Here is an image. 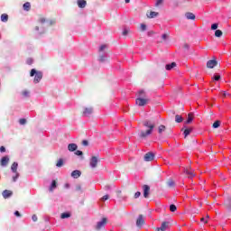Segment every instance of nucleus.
I'll return each instance as SVG.
<instances>
[{"instance_id":"864d4df0","label":"nucleus","mask_w":231,"mask_h":231,"mask_svg":"<svg viewBox=\"0 0 231 231\" xmlns=\"http://www.w3.org/2000/svg\"><path fill=\"white\" fill-rule=\"evenodd\" d=\"M0 152H6V148H5V146H1Z\"/></svg>"},{"instance_id":"39448f33","label":"nucleus","mask_w":231,"mask_h":231,"mask_svg":"<svg viewBox=\"0 0 231 231\" xmlns=\"http://www.w3.org/2000/svg\"><path fill=\"white\" fill-rule=\"evenodd\" d=\"M143 225H145V218L143 215H139L136 219V226L137 228H141Z\"/></svg>"},{"instance_id":"0eeeda50","label":"nucleus","mask_w":231,"mask_h":231,"mask_svg":"<svg viewBox=\"0 0 231 231\" xmlns=\"http://www.w3.org/2000/svg\"><path fill=\"white\" fill-rule=\"evenodd\" d=\"M147 102H149V99L146 97H138L135 99V104L139 106H146Z\"/></svg>"},{"instance_id":"473e14b6","label":"nucleus","mask_w":231,"mask_h":231,"mask_svg":"<svg viewBox=\"0 0 231 231\" xmlns=\"http://www.w3.org/2000/svg\"><path fill=\"white\" fill-rule=\"evenodd\" d=\"M138 97H139V98H145V91H143V90H140L139 92H138Z\"/></svg>"},{"instance_id":"c9c22d12","label":"nucleus","mask_w":231,"mask_h":231,"mask_svg":"<svg viewBox=\"0 0 231 231\" xmlns=\"http://www.w3.org/2000/svg\"><path fill=\"white\" fill-rule=\"evenodd\" d=\"M170 210H171V212H176V210H178V208L176 207V205L171 204L170 206Z\"/></svg>"},{"instance_id":"6e6552de","label":"nucleus","mask_w":231,"mask_h":231,"mask_svg":"<svg viewBox=\"0 0 231 231\" xmlns=\"http://www.w3.org/2000/svg\"><path fill=\"white\" fill-rule=\"evenodd\" d=\"M92 113H93V106H87L82 111V115L84 116H91Z\"/></svg>"},{"instance_id":"6ab92c4d","label":"nucleus","mask_w":231,"mask_h":231,"mask_svg":"<svg viewBox=\"0 0 231 231\" xmlns=\"http://www.w3.org/2000/svg\"><path fill=\"white\" fill-rule=\"evenodd\" d=\"M224 207H226V208H227V210H231V198H228V199L225 201Z\"/></svg>"},{"instance_id":"09e8293b","label":"nucleus","mask_w":231,"mask_h":231,"mask_svg":"<svg viewBox=\"0 0 231 231\" xmlns=\"http://www.w3.org/2000/svg\"><path fill=\"white\" fill-rule=\"evenodd\" d=\"M139 196H142V193H141L140 191L135 192V194H134V199H138V197H139Z\"/></svg>"},{"instance_id":"f257e3e1","label":"nucleus","mask_w":231,"mask_h":231,"mask_svg":"<svg viewBox=\"0 0 231 231\" xmlns=\"http://www.w3.org/2000/svg\"><path fill=\"white\" fill-rule=\"evenodd\" d=\"M143 125L144 127H147V130L141 131L140 138H147V136H150V134H152V131H154V128L156 127V124H154V122H152V120L143 121Z\"/></svg>"},{"instance_id":"dca6fc26","label":"nucleus","mask_w":231,"mask_h":231,"mask_svg":"<svg viewBox=\"0 0 231 231\" xmlns=\"http://www.w3.org/2000/svg\"><path fill=\"white\" fill-rule=\"evenodd\" d=\"M12 194H13L12 190L5 189L3 191L2 196L3 198H5V199H7V198H10Z\"/></svg>"},{"instance_id":"4468645a","label":"nucleus","mask_w":231,"mask_h":231,"mask_svg":"<svg viewBox=\"0 0 231 231\" xmlns=\"http://www.w3.org/2000/svg\"><path fill=\"white\" fill-rule=\"evenodd\" d=\"M80 176H82V172L79 170H75L71 172V177L74 178V179H78V178H80Z\"/></svg>"},{"instance_id":"6e6d98bb","label":"nucleus","mask_w":231,"mask_h":231,"mask_svg":"<svg viewBox=\"0 0 231 231\" xmlns=\"http://www.w3.org/2000/svg\"><path fill=\"white\" fill-rule=\"evenodd\" d=\"M99 60H100V62H104L106 60V57L100 56Z\"/></svg>"},{"instance_id":"7ed1b4c3","label":"nucleus","mask_w":231,"mask_h":231,"mask_svg":"<svg viewBox=\"0 0 231 231\" xmlns=\"http://www.w3.org/2000/svg\"><path fill=\"white\" fill-rule=\"evenodd\" d=\"M106 225H107V217H103L101 221L97 222V224L96 225V230L97 231L104 230Z\"/></svg>"},{"instance_id":"49530a36","label":"nucleus","mask_w":231,"mask_h":231,"mask_svg":"<svg viewBox=\"0 0 231 231\" xmlns=\"http://www.w3.org/2000/svg\"><path fill=\"white\" fill-rule=\"evenodd\" d=\"M82 145H84V147H88V145H89V142H88V140H83Z\"/></svg>"},{"instance_id":"0e129e2a","label":"nucleus","mask_w":231,"mask_h":231,"mask_svg":"<svg viewBox=\"0 0 231 231\" xmlns=\"http://www.w3.org/2000/svg\"><path fill=\"white\" fill-rule=\"evenodd\" d=\"M208 217H210L208 215L206 216V219H208Z\"/></svg>"},{"instance_id":"4d7b16f0","label":"nucleus","mask_w":231,"mask_h":231,"mask_svg":"<svg viewBox=\"0 0 231 231\" xmlns=\"http://www.w3.org/2000/svg\"><path fill=\"white\" fill-rule=\"evenodd\" d=\"M40 23H42V24H44V23H46V19L45 18H40Z\"/></svg>"},{"instance_id":"f03ea898","label":"nucleus","mask_w":231,"mask_h":231,"mask_svg":"<svg viewBox=\"0 0 231 231\" xmlns=\"http://www.w3.org/2000/svg\"><path fill=\"white\" fill-rule=\"evenodd\" d=\"M30 77H34L33 83L39 84L42 80V72L37 71L35 69H31Z\"/></svg>"},{"instance_id":"7c9ffc66","label":"nucleus","mask_w":231,"mask_h":231,"mask_svg":"<svg viewBox=\"0 0 231 231\" xmlns=\"http://www.w3.org/2000/svg\"><path fill=\"white\" fill-rule=\"evenodd\" d=\"M165 129H166L165 125H161L158 127V133H159V134H162V133H163V131H165Z\"/></svg>"},{"instance_id":"a878e982","label":"nucleus","mask_w":231,"mask_h":231,"mask_svg":"<svg viewBox=\"0 0 231 231\" xmlns=\"http://www.w3.org/2000/svg\"><path fill=\"white\" fill-rule=\"evenodd\" d=\"M167 185L168 187H170V189H172L176 185V183L174 182V180H172V179H170L167 181Z\"/></svg>"},{"instance_id":"ddd939ff","label":"nucleus","mask_w":231,"mask_h":231,"mask_svg":"<svg viewBox=\"0 0 231 231\" xmlns=\"http://www.w3.org/2000/svg\"><path fill=\"white\" fill-rule=\"evenodd\" d=\"M8 162H10V158H8V156H4L0 161V164L2 167H6V165H8Z\"/></svg>"},{"instance_id":"bb28decb","label":"nucleus","mask_w":231,"mask_h":231,"mask_svg":"<svg viewBox=\"0 0 231 231\" xmlns=\"http://www.w3.org/2000/svg\"><path fill=\"white\" fill-rule=\"evenodd\" d=\"M1 21H2V23H8V14H3L1 15Z\"/></svg>"},{"instance_id":"cd10ccee","label":"nucleus","mask_w":231,"mask_h":231,"mask_svg":"<svg viewBox=\"0 0 231 231\" xmlns=\"http://www.w3.org/2000/svg\"><path fill=\"white\" fill-rule=\"evenodd\" d=\"M57 189V180H52L51 185L50 187L51 192L53 191V189Z\"/></svg>"},{"instance_id":"c756f323","label":"nucleus","mask_w":231,"mask_h":231,"mask_svg":"<svg viewBox=\"0 0 231 231\" xmlns=\"http://www.w3.org/2000/svg\"><path fill=\"white\" fill-rule=\"evenodd\" d=\"M68 217H71V214L70 213H62L60 215V218L61 219H67Z\"/></svg>"},{"instance_id":"9b49d317","label":"nucleus","mask_w":231,"mask_h":231,"mask_svg":"<svg viewBox=\"0 0 231 231\" xmlns=\"http://www.w3.org/2000/svg\"><path fill=\"white\" fill-rule=\"evenodd\" d=\"M185 173L189 176V178H194L196 174H194V170H192V167L189 166L185 169Z\"/></svg>"},{"instance_id":"4be33fe9","label":"nucleus","mask_w":231,"mask_h":231,"mask_svg":"<svg viewBox=\"0 0 231 231\" xmlns=\"http://www.w3.org/2000/svg\"><path fill=\"white\" fill-rule=\"evenodd\" d=\"M158 14H159L157 12L152 11V12H150L149 14H147V17L149 19H154V17H158Z\"/></svg>"},{"instance_id":"ea45409f","label":"nucleus","mask_w":231,"mask_h":231,"mask_svg":"<svg viewBox=\"0 0 231 231\" xmlns=\"http://www.w3.org/2000/svg\"><path fill=\"white\" fill-rule=\"evenodd\" d=\"M163 5V0H157L155 3V6L158 7L160 5Z\"/></svg>"},{"instance_id":"f704fd0d","label":"nucleus","mask_w":231,"mask_h":231,"mask_svg":"<svg viewBox=\"0 0 231 231\" xmlns=\"http://www.w3.org/2000/svg\"><path fill=\"white\" fill-rule=\"evenodd\" d=\"M223 35V31L221 30H217L215 32V37H221Z\"/></svg>"},{"instance_id":"b1692460","label":"nucleus","mask_w":231,"mask_h":231,"mask_svg":"<svg viewBox=\"0 0 231 231\" xmlns=\"http://www.w3.org/2000/svg\"><path fill=\"white\" fill-rule=\"evenodd\" d=\"M175 122L177 124H181V122H183V117L180 115H176L175 116Z\"/></svg>"},{"instance_id":"20e7f679","label":"nucleus","mask_w":231,"mask_h":231,"mask_svg":"<svg viewBox=\"0 0 231 231\" xmlns=\"http://www.w3.org/2000/svg\"><path fill=\"white\" fill-rule=\"evenodd\" d=\"M171 228V222L164 221L162 223L161 227H157L155 231H167Z\"/></svg>"},{"instance_id":"72a5a7b5","label":"nucleus","mask_w":231,"mask_h":231,"mask_svg":"<svg viewBox=\"0 0 231 231\" xmlns=\"http://www.w3.org/2000/svg\"><path fill=\"white\" fill-rule=\"evenodd\" d=\"M191 131H192V128H188V129L184 130L185 138H187V136H189V134H190Z\"/></svg>"},{"instance_id":"9d476101","label":"nucleus","mask_w":231,"mask_h":231,"mask_svg":"<svg viewBox=\"0 0 231 231\" xmlns=\"http://www.w3.org/2000/svg\"><path fill=\"white\" fill-rule=\"evenodd\" d=\"M154 153L152 152L144 154V162H152L154 160Z\"/></svg>"},{"instance_id":"1a4fd4ad","label":"nucleus","mask_w":231,"mask_h":231,"mask_svg":"<svg viewBox=\"0 0 231 231\" xmlns=\"http://www.w3.org/2000/svg\"><path fill=\"white\" fill-rule=\"evenodd\" d=\"M216 66H217V61L216 60V59L208 60L207 68H208L209 69H213V68H216Z\"/></svg>"},{"instance_id":"a211bd4d","label":"nucleus","mask_w":231,"mask_h":231,"mask_svg":"<svg viewBox=\"0 0 231 231\" xmlns=\"http://www.w3.org/2000/svg\"><path fill=\"white\" fill-rule=\"evenodd\" d=\"M185 17L189 20H191V21H195L196 20V15L192 13H186L185 14Z\"/></svg>"},{"instance_id":"c85d7f7f","label":"nucleus","mask_w":231,"mask_h":231,"mask_svg":"<svg viewBox=\"0 0 231 231\" xmlns=\"http://www.w3.org/2000/svg\"><path fill=\"white\" fill-rule=\"evenodd\" d=\"M221 125V121L217 120L215 123H213L212 127L213 129H217Z\"/></svg>"},{"instance_id":"58836bf2","label":"nucleus","mask_w":231,"mask_h":231,"mask_svg":"<svg viewBox=\"0 0 231 231\" xmlns=\"http://www.w3.org/2000/svg\"><path fill=\"white\" fill-rule=\"evenodd\" d=\"M22 95H23V97H30V91H28V90H23V91L22 92Z\"/></svg>"},{"instance_id":"680f3d73","label":"nucleus","mask_w":231,"mask_h":231,"mask_svg":"<svg viewBox=\"0 0 231 231\" xmlns=\"http://www.w3.org/2000/svg\"><path fill=\"white\" fill-rule=\"evenodd\" d=\"M184 48H185V50H189V44H184Z\"/></svg>"},{"instance_id":"4c0bfd02","label":"nucleus","mask_w":231,"mask_h":231,"mask_svg":"<svg viewBox=\"0 0 231 231\" xmlns=\"http://www.w3.org/2000/svg\"><path fill=\"white\" fill-rule=\"evenodd\" d=\"M140 30L141 32H145V30H147V25H145L144 23H142L140 26Z\"/></svg>"},{"instance_id":"8fccbe9b","label":"nucleus","mask_w":231,"mask_h":231,"mask_svg":"<svg viewBox=\"0 0 231 231\" xmlns=\"http://www.w3.org/2000/svg\"><path fill=\"white\" fill-rule=\"evenodd\" d=\"M101 199H102V201H107V199H109V195L103 196V198Z\"/></svg>"},{"instance_id":"a18cd8bd","label":"nucleus","mask_w":231,"mask_h":231,"mask_svg":"<svg viewBox=\"0 0 231 231\" xmlns=\"http://www.w3.org/2000/svg\"><path fill=\"white\" fill-rule=\"evenodd\" d=\"M106 48H107V45H106V44L101 45L99 48V51H104Z\"/></svg>"},{"instance_id":"2eb2a0df","label":"nucleus","mask_w":231,"mask_h":231,"mask_svg":"<svg viewBox=\"0 0 231 231\" xmlns=\"http://www.w3.org/2000/svg\"><path fill=\"white\" fill-rule=\"evenodd\" d=\"M68 149L70 152H73L74 151H77V149H79V146L76 143H69L68 145Z\"/></svg>"},{"instance_id":"2f4dec72","label":"nucleus","mask_w":231,"mask_h":231,"mask_svg":"<svg viewBox=\"0 0 231 231\" xmlns=\"http://www.w3.org/2000/svg\"><path fill=\"white\" fill-rule=\"evenodd\" d=\"M129 33H131V29L125 28L124 31H123L124 37H125V35H129Z\"/></svg>"},{"instance_id":"393cba45","label":"nucleus","mask_w":231,"mask_h":231,"mask_svg":"<svg viewBox=\"0 0 231 231\" xmlns=\"http://www.w3.org/2000/svg\"><path fill=\"white\" fill-rule=\"evenodd\" d=\"M194 120V114L190 113L188 115V119L186 121V124H190Z\"/></svg>"},{"instance_id":"bf43d9fd","label":"nucleus","mask_w":231,"mask_h":231,"mask_svg":"<svg viewBox=\"0 0 231 231\" xmlns=\"http://www.w3.org/2000/svg\"><path fill=\"white\" fill-rule=\"evenodd\" d=\"M32 221H37V215H32Z\"/></svg>"},{"instance_id":"de8ad7c7","label":"nucleus","mask_w":231,"mask_h":231,"mask_svg":"<svg viewBox=\"0 0 231 231\" xmlns=\"http://www.w3.org/2000/svg\"><path fill=\"white\" fill-rule=\"evenodd\" d=\"M75 154L77 156H82V154H84V152H82V151H80V150H78V151L75 152Z\"/></svg>"},{"instance_id":"3c124183","label":"nucleus","mask_w":231,"mask_h":231,"mask_svg":"<svg viewBox=\"0 0 231 231\" xmlns=\"http://www.w3.org/2000/svg\"><path fill=\"white\" fill-rule=\"evenodd\" d=\"M200 221H201L202 223H205V224L208 223V219H207V218H205V217L200 218Z\"/></svg>"},{"instance_id":"f3484780","label":"nucleus","mask_w":231,"mask_h":231,"mask_svg":"<svg viewBox=\"0 0 231 231\" xmlns=\"http://www.w3.org/2000/svg\"><path fill=\"white\" fill-rule=\"evenodd\" d=\"M86 5H88V2H86V0H78L79 8H86Z\"/></svg>"},{"instance_id":"37998d69","label":"nucleus","mask_w":231,"mask_h":231,"mask_svg":"<svg viewBox=\"0 0 231 231\" xmlns=\"http://www.w3.org/2000/svg\"><path fill=\"white\" fill-rule=\"evenodd\" d=\"M218 26H219L218 23H213V24L211 25V30H217Z\"/></svg>"},{"instance_id":"423d86ee","label":"nucleus","mask_w":231,"mask_h":231,"mask_svg":"<svg viewBox=\"0 0 231 231\" xmlns=\"http://www.w3.org/2000/svg\"><path fill=\"white\" fill-rule=\"evenodd\" d=\"M89 165L91 169H97L98 165V157L97 156H92L90 158Z\"/></svg>"},{"instance_id":"79ce46f5","label":"nucleus","mask_w":231,"mask_h":231,"mask_svg":"<svg viewBox=\"0 0 231 231\" xmlns=\"http://www.w3.org/2000/svg\"><path fill=\"white\" fill-rule=\"evenodd\" d=\"M19 124H20V125H24L26 124V119L21 118V119L19 120Z\"/></svg>"},{"instance_id":"f8f14e48","label":"nucleus","mask_w":231,"mask_h":231,"mask_svg":"<svg viewBox=\"0 0 231 231\" xmlns=\"http://www.w3.org/2000/svg\"><path fill=\"white\" fill-rule=\"evenodd\" d=\"M143 198H149V192H151V187L149 185H143Z\"/></svg>"},{"instance_id":"aec40b11","label":"nucleus","mask_w":231,"mask_h":231,"mask_svg":"<svg viewBox=\"0 0 231 231\" xmlns=\"http://www.w3.org/2000/svg\"><path fill=\"white\" fill-rule=\"evenodd\" d=\"M176 68V62H171V64H167L165 66V69H167V71H171V69Z\"/></svg>"},{"instance_id":"a19ab883","label":"nucleus","mask_w":231,"mask_h":231,"mask_svg":"<svg viewBox=\"0 0 231 231\" xmlns=\"http://www.w3.org/2000/svg\"><path fill=\"white\" fill-rule=\"evenodd\" d=\"M162 41H167V39H169V33H163L162 35Z\"/></svg>"},{"instance_id":"412c9836","label":"nucleus","mask_w":231,"mask_h":231,"mask_svg":"<svg viewBox=\"0 0 231 231\" xmlns=\"http://www.w3.org/2000/svg\"><path fill=\"white\" fill-rule=\"evenodd\" d=\"M32 8V5L30 4V2H26L23 4V10H25V12H30Z\"/></svg>"},{"instance_id":"603ef678","label":"nucleus","mask_w":231,"mask_h":231,"mask_svg":"<svg viewBox=\"0 0 231 231\" xmlns=\"http://www.w3.org/2000/svg\"><path fill=\"white\" fill-rule=\"evenodd\" d=\"M220 79H221V76L220 75L214 76V80H220Z\"/></svg>"},{"instance_id":"052dcab7","label":"nucleus","mask_w":231,"mask_h":231,"mask_svg":"<svg viewBox=\"0 0 231 231\" xmlns=\"http://www.w3.org/2000/svg\"><path fill=\"white\" fill-rule=\"evenodd\" d=\"M76 190H82V187L80 185L77 186Z\"/></svg>"},{"instance_id":"69168bd1","label":"nucleus","mask_w":231,"mask_h":231,"mask_svg":"<svg viewBox=\"0 0 231 231\" xmlns=\"http://www.w3.org/2000/svg\"><path fill=\"white\" fill-rule=\"evenodd\" d=\"M35 29H36V30H39V27H36Z\"/></svg>"},{"instance_id":"5fc2aeb1","label":"nucleus","mask_w":231,"mask_h":231,"mask_svg":"<svg viewBox=\"0 0 231 231\" xmlns=\"http://www.w3.org/2000/svg\"><path fill=\"white\" fill-rule=\"evenodd\" d=\"M17 178H19V173L16 172V175L13 177V181H17Z\"/></svg>"},{"instance_id":"13d9d810","label":"nucleus","mask_w":231,"mask_h":231,"mask_svg":"<svg viewBox=\"0 0 231 231\" xmlns=\"http://www.w3.org/2000/svg\"><path fill=\"white\" fill-rule=\"evenodd\" d=\"M14 216H16V217H21V213H19V211H15Z\"/></svg>"},{"instance_id":"c03bdc74","label":"nucleus","mask_w":231,"mask_h":231,"mask_svg":"<svg viewBox=\"0 0 231 231\" xmlns=\"http://www.w3.org/2000/svg\"><path fill=\"white\" fill-rule=\"evenodd\" d=\"M27 64L29 65V66H32V64H33V60L32 59V58H29V59H27Z\"/></svg>"},{"instance_id":"e433bc0d","label":"nucleus","mask_w":231,"mask_h":231,"mask_svg":"<svg viewBox=\"0 0 231 231\" xmlns=\"http://www.w3.org/2000/svg\"><path fill=\"white\" fill-rule=\"evenodd\" d=\"M63 165H64V161L62 159H60L56 163V166L58 167H62Z\"/></svg>"},{"instance_id":"e2e57ef3","label":"nucleus","mask_w":231,"mask_h":231,"mask_svg":"<svg viewBox=\"0 0 231 231\" xmlns=\"http://www.w3.org/2000/svg\"><path fill=\"white\" fill-rule=\"evenodd\" d=\"M131 0H125V3H130Z\"/></svg>"},{"instance_id":"5701e85b","label":"nucleus","mask_w":231,"mask_h":231,"mask_svg":"<svg viewBox=\"0 0 231 231\" xmlns=\"http://www.w3.org/2000/svg\"><path fill=\"white\" fill-rule=\"evenodd\" d=\"M17 167H19L17 162H14L11 166V171L14 172V174H17Z\"/></svg>"}]
</instances>
